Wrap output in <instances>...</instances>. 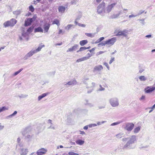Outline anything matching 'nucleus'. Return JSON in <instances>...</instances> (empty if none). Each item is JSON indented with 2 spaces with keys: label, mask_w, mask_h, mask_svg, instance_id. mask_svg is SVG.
Instances as JSON below:
<instances>
[{
  "label": "nucleus",
  "mask_w": 155,
  "mask_h": 155,
  "mask_svg": "<svg viewBox=\"0 0 155 155\" xmlns=\"http://www.w3.org/2000/svg\"><path fill=\"white\" fill-rule=\"evenodd\" d=\"M137 141L136 136L133 135L127 138V141L126 144L122 148L123 149L125 150L127 149H134L135 148V146L133 144Z\"/></svg>",
  "instance_id": "obj_1"
},
{
  "label": "nucleus",
  "mask_w": 155,
  "mask_h": 155,
  "mask_svg": "<svg viewBox=\"0 0 155 155\" xmlns=\"http://www.w3.org/2000/svg\"><path fill=\"white\" fill-rule=\"evenodd\" d=\"M22 134L25 137V139L28 141H31L32 135L31 134L30 128L27 127L24 129L21 132Z\"/></svg>",
  "instance_id": "obj_2"
},
{
  "label": "nucleus",
  "mask_w": 155,
  "mask_h": 155,
  "mask_svg": "<svg viewBox=\"0 0 155 155\" xmlns=\"http://www.w3.org/2000/svg\"><path fill=\"white\" fill-rule=\"evenodd\" d=\"M105 3L104 2L99 5L97 7L98 14L102 15L103 12L105 13Z\"/></svg>",
  "instance_id": "obj_3"
},
{
  "label": "nucleus",
  "mask_w": 155,
  "mask_h": 155,
  "mask_svg": "<svg viewBox=\"0 0 155 155\" xmlns=\"http://www.w3.org/2000/svg\"><path fill=\"white\" fill-rule=\"evenodd\" d=\"M17 22V20L14 18H12L9 21H7L5 22L3 24V26L4 28L7 27H13Z\"/></svg>",
  "instance_id": "obj_4"
},
{
  "label": "nucleus",
  "mask_w": 155,
  "mask_h": 155,
  "mask_svg": "<svg viewBox=\"0 0 155 155\" xmlns=\"http://www.w3.org/2000/svg\"><path fill=\"white\" fill-rule=\"evenodd\" d=\"M109 101L111 105L113 107H117L119 105V100L117 97L111 98L109 99Z\"/></svg>",
  "instance_id": "obj_5"
},
{
  "label": "nucleus",
  "mask_w": 155,
  "mask_h": 155,
  "mask_svg": "<svg viewBox=\"0 0 155 155\" xmlns=\"http://www.w3.org/2000/svg\"><path fill=\"white\" fill-rule=\"evenodd\" d=\"M134 126V124L132 123H126V126L124 128L127 131H130L133 129Z\"/></svg>",
  "instance_id": "obj_6"
},
{
  "label": "nucleus",
  "mask_w": 155,
  "mask_h": 155,
  "mask_svg": "<svg viewBox=\"0 0 155 155\" xmlns=\"http://www.w3.org/2000/svg\"><path fill=\"white\" fill-rule=\"evenodd\" d=\"M116 41V38L113 37L105 41V42L106 45H109V46H110L113 45Z\"/></svg>",
  "instance_id": "obj_7"
},
{
  "label": "nucleus",
  "mask_w": 155,
  "mask_h": 155,
  "mask_svg": "<svg viewBox=\"0 0 155 155\" xmlns=\"http://www.w3.org/2000/svg\"><path fill=\"white\" fill-rule=\"evenodd\" d=\"M117 4V3L116 2L111 4L107 6L105 8V13H110Z\"/></svg>",
  "instance_id": "obj_8"
},
{
  "label": "nucleus",
  "mask_w": 155,
  "mask_h": 155,
  "mask_svg": "<svg viewBox=\"0 0 155 155\" xmlns=\"http://www.w3.org/2000/svg\"><path fill=\"white\" fill-rule=\"evenodd\" d=\"M103 67L102 65H98L95 66L93 69V72H99L103 70Z\"/></svg>",
  "instance_id": "obj_9"
},
{
  "label": "nucleus",
  "mask_w": 155,
  "mask_h": 155,
  "mask_svg": "<svg viewBox=\"0 0 155 155\" xmlns=\"http://www.w3.org/2000/svg\"><path fill=\"white\" fill-rule=\"evenodd\" d=\"M36 53L33 49L28 52L25 56V60L28 59L29 57L32 56L34 54Z\"/></svg>",
  "instance_id": "obj_10"
},
{
  "label": "nucleus",
  "mask_w": 155,
  "mask_h": 155,
  "mask_svg": "<svg viewBox=\"0 0 155 155\" xmlns=\"http://www.w3.org/2000/svg\"><path fill=\"white\" fill-rule=\"evenodd\" d=\"M47 152V150L44 148H41L38 150L37 152V155H43L45 154Z\"/></svg>",
  "instance_id": "obj_11"
},
{
  "label": "nucleus",
  "mask_w": 155,
  "mask_h": 155,
  "mask_svg": "<svg viewBox=\"0 0 155 155\" xmlns=\"http://www.w3.org/2000/svg\"><path fill=\"white\" fill-rule=\"evenodd\" d=\"M155 90V87H147L144 89L145 92L147 93H150L154 91Z\"/></svg>",
  "instance_id": "obj_12"
},
{
  "label": "nucleus",
  "mask_w": 155,
  "mask_h": 155,
  "mask_svg": "<svg viewBox=\"0 0 155 155\" xmlns=\"http://www.w3.org/2000/svg\"><path fill=\"white\" fill-rule=\"evenodd\" d=\"M28 35V33L23 32L22 33L21 36H19V39L21 41H22L24 39L23 38L25 39L27 38Z\"/></svg>",
  "instance_id": "obj_13"
},
{
  "label": "nucleus",
  "mask_w": 155,
  "mask_h": 155,
  "mask_svg": "<svg viewBox=\"0 0 155 155\" xmlns=\"http://www.w3.org/2000/svg\"><path fill=\"white\" fill-rule=\"evenodd\" d=\"M78 47V45L77 44H75L74 46H72L71 48L68 49L67 50V52H72L74 51H75L77 49V48Z\"/></svg>",
  "instance_id": "obj_14"
},
{
  "label": "nucleus",
  "mask_w": 155,
  "mask_h": 155,
  "mask_svg": "<svg viewBox=\"0 0 155 155\" xmlns=\"http://www.w3.org/2000/svg\"><path fill=\"white\" fill-rule=\"evenodd\" d=\"M50 24L47 23H45L43 26V28L44 30V33L48 32L50 27Z\"/></svg>",
  "instance_id": "obj_15"
},
{
  "label": "nucleus",
  "mask_w": 155,
  "mask_h": 155,
  "mask_svg": "<svg viewBox=\"0 0 155 155\" xmlns=\"http://www.w3.org/2000/svg\"><path fill=\"white\" fill-rule=\"evenodd\" d=\"M28 152L27 149L21 148L20 149V154L21 155H26Z\"/></svg>",
  "instance_id": "obj_16"
},
{
  "label": "nucleus",
  "mask_w": 155,
  "mask_h": 155,
  "mask_svg": "<svg viewBox=\"0 0 155 155\" xmlns=\"http://www.w3.org/2000/svg\"><path fill=\"white\" fill-rule=\"evenodd\" d=\"M77 82L76 80L75 79H73L71 80L70 81H69L65 85H69L73 86L77 84Z\"/></svg>",
  "instance_id": "obj_17"
},
{
  "label": "nucleus",
  "mask_w": 155,
  "mask_h": 155,
  "mask_svg": "<svg viewBox=\"0 0 155 155\" xmlns=\"http://www.w3.org/2000/svg\"><path fill=\"white\" fill-rule=\"evenodd\" d=\"M49 94V93L47 92L43 93L41 95L39 96L38 97V101H40L41 99H42L44 97H46L47 95Z\"/></svg>",
  "instance_id": "obj_18"
},
{
  "label": "nucleus",
  "mask_w": 155,
  "mask_h": 155,
  "mask_svg": "<svg viewBox=\"0 0 155 155\" xmlns=\"http://www.w3.org/2000/svg\"><path fill=\"white\" fill-rule=\"evenodd\" d=\"M75 142L77 144L81 146L84 143L85 141L84 140L78 139L76 140Z\"/></svg>",
  "instance_id": "obj_19"
},
{
  "label": "nucleus",
  "mask_w": 155,
  "mask_h": 155,
  "mask_svg": "<svg viewBox=\"0 0 155 155\" xmlns=\"http://www.w3.org/2000/svg\"><path fill=\"white\" fill-rule=\"evenodd\" d=\"M114 33H116L115 35V36H123L122 31L120 29H117L114 32Z\"/></svg>",
  "instance_id": "obj_20"
},
{
  "label": "nucleus",
  "mask_w": 155,
  "mask_h": 155,
  "mask_svg": "<svg viewBox=\"0 0 155 155\" xmlns=\"http://www.w3.org/2000/svg\"><path fill=\"white\" fill-rule=\"evenodd\" d=\"M45 45H41V44H40L38 48L36 49H34L35 53H37V52L40 51L42 48L43 47H45Z\"/></svg>",
  "instance_id": "obj_21"
},
{
  "label": "nucleus",
  "mask_w": 155,
  "mask_h": 155,
  "mask_svg": "<svg viewBox=\"0 0 155 155\" xmlns=\"http://www.w3.org/2000/svg\"><path fill=\"white\" fill-rule=\"evenodd\" d=\"M65 10V8L63 6H61L59 7L58 10L59 12L61 13H64Z\"/></svg>",
  "instance_id": "obj_22"
},
{
  "label": "nucleus",
  "mask_w": 155,
  "mask_h": 155,
  "mask_svg": "<svg viewBox=\"0 0 155 155\" xmlns=\"http://www.w3.org/2000/svg\"><path fill=\"white\" fill-rule=\"evenodd\" d=\"M31 21L29 20V18H28L27 20L25 21V26H27L30 25L32 23Z\"/></svg>",
  "instance_id": "obj_23"
},
{
  "label": "nucleus",
  "mask_w": 155,
  "mask_h": 155,
  "mask_svg": "<svg viewBox=\"0 0 155 155\" xmlns=\"http://www.w3.org/2000/svg\"><path fill=\"white\" fill-rule=\"evenodd\" d=\"M43 32V29L41 27H40L35 28L34 30V32L35 33L37 32Z\"/></svg>",
  "instance_id": "obj_24"
},
{
  "label": "nucleus",
  "mask_w": 155,
  "mask_h": 155,
  "mask_svg": "<svg viewBox=\"0 0 155 155\" xmlns=\"http://www.w3.org/2000/svg\"><path fill=\"white\" fill-rule=\"evenodd\" d=\"M97 34V33L94 32V33H85V35L88 37H90L91 38H93L94 37L95 35Z\"/></svg>",
  "instance_id": "obj_25"
},
{
  "label": "nucleus",
  "mask_w": 155,
  "mask_h": 155,
  "mask_svg": "<svg viewBox=\"0 0 155 155\" xmlns=\"http://www.w3.org/2000/svg\"><path fill=\"white\" fill-rule=\"evenodd\" d=\"M87 40H83L80 42V44L83 46L87 44Z\"/></svg>",
  "instance_id": "obj_26"
},
{
  "label": "nucleus",
  "mask_w": 155,
  "mask_h": 155,
  "mask_svg": "<svg viewBox=\"0 0 155 155\" xmlns=\"http://www.w3.org/2000/svg\"><path fill=\"white\" fill-rule=\"evenodd\" d=\"M128 31H129L126 29H124L122 31V34L123 35V36L125 37H126L128 34Z\"/></svg>",
  "instance_id": "obj_27"
},
{
  "label": "nucleus",
  "mask_w": 155,
  "mask_h": 155,
  "mask_svg": "<svg viewBox=\"0 0 155 155\" xmlns=\"http://www.w3.org/2000/svg\"><path fill=\"white\" fill-rule=\"evenodd\" d=\"M56 24L58 26L60 24H59V20L57 19H54V20L53 22H52V24Z\"/></svg>",
  "instance_id": "obj_28"
},
{
  "label": "nucleus",
  "mask_w": 155,
  "mask_h": 155,
  "mask_svg": "<svg viewBox=\"0 0 155 155\" xmlns=\"http://www.w3.org/2000/svg\"><path fill=\"white\" fill-rule=\"evenodd\" d=\"M119 16L118 13L113 14L111 15L110 18L112 19L116 18H118Z\"/></svg>",
  "instance_id": "obj_29"
},
{
  "label": "nucleus",
  "mask_w": 155,
  "mask_h": 155,
  "mask_svg": "<svg viewBox=\"0 0 155 155\" xmlns=\"http://www.w3.org/2000/svg\"><path fill=\"white\" fill-rule=\"evenodd\" d=\"M17 111H15L13 114L7 116L6 118L7 119L11 118L12 117L14 116L15 115L17 114Z\"/></svg>",
  "instance_id": "obj_30"
},
{
  "label": "nucleus",
  "mask_w": 155,
  "mask_h": 155,
  "mask_svg": "<svg viewBox=\"0 0 155 155\" xmlns=\"http://www.w3.org/2000/svg\"><path fill=\"white\" fill-rule=\"evenodd\" d=\"M8 108L5 106L2 107L0 108V113L4 111L5 110H8Z\"/></svg>",
  "instance_id": "obj_31"
},
{
  "label": "nucleus",
  "mask_w": 155,
  "mask_h": 155,
  "mask_svg": "<svg viewBox=\"0 0 155 155\" xmlns=\"http://www.w3.org/2000/svg\"><path fill=\"white\" fill-rule=\"evenodd\" d=\"M140 130V127H138L135 128L134 130V132L135 133H138Z\"/></svg>",
  "instance_id": "obj_32"
},
{
  "label": "nucleus",
  "mask_w": 155,
  "mask_h": 155,
  "mask_svg": "<svg viewBox=\"0 0 155 155\" xmlns=\"http://www.w3.org/2000/svg\"><path fill=\"white\" fill-rule=\"evenodd\" d=\"M23 69L21 68L18 71L15 72L13 74L12 76L13 77L15 76L18 75L19 73H20L22 70Z\"/></svg>",
  "instance_id": "obj_33"
},
{
  "label": "nucleus",
  "mask_w": 155,
  "mask_h": 155,
  "mask_svg": "<svg viewBox=\"0 0 155 155\" xmlns=\"http://www.w3.org/2000/svg\"><path fill=\"white\" fill-rule=\"evenodd\" d=\"M34 28V26H31L27 30V32L29 33H30L31 32L33 31Z\"/></svg>",
  "instance_id": "obj_34"
},
{
  "label": "nucleus",
  "mask_w": 155,
  "mask_h": 155,
  "mask_svg": "<svg viewBox=\"0 0 155 155\" xmlns=\"http://www.w3.org/2000/svg\"><path fill=\"white\" fill-rule=\"evenodd\" d=\"M139 79L141 81H145L147 80V78L144 76H141L139 77Z\"/></svg>",
  "instance_id": "obj_35"
},
{
  "label": "nucleus",
  "mask_w": 155,
  "mask_h": 155,
  "mask_svg": "<svg viewBox=\"0 0 155 155\" xmlns=\"http://www.w3.org/2000/svg\"><path fill=\"white\" fill-rule=\"evenodd\" d=\"M85 101L86 102V103L85 104V105H88L90 107H92L94 106V105L93 104L88 102V101L87 100H86Z\"/></svg>",
  "instance_id": "obj_36"
},
{
  "label": "nucleus",
  "mask_w": 155,
  "mask_h": 155,
  "mask_svg": "<svg viewBox=\"0 0 155 155\" xmlns=\"http://www.w3.org/2000/svg\"><path fill=\"white\" fill-rule=\"evenodd\" d=\"M124 135V134L123 133H120L117 135H116V137L119 138H120L122 137Z\"/></svg>",
  "instance_id": "obj_37"
},
{
  "label": "nucleus",
  "mask_w": 155,
  "mask_h": 155,
  "mask_svg": "<svg viewBox=\"0 0 155 155\" xmlns=\"http://www.w3.org/2000/svg\"><path fill=\"white\" fill-rule=\"evenodd\" d=\"M86 50V47H81L80 48L79 50H78L77 51V53H78V52H79V51H83L84 50Z\"/></svg>",
  "instance_id": "obj_38"
},
{
  "label": "nucleus",
  "mask_w": 155,
  "mask_h": 155,
  "mask_svg": "<svg viewBox=\"0 0 155 155\" xmlns=\"http://www.w3.org/2000/svg\"><path fill=\"white\" fill-rule=\"evenodd\" d=\"M36 18H37L36 16L35 15L32 18H29V20H30L32 22L33 21H35V20Z\"/></svg>",
  "instance_id": "obj_39"
},
{
  "label": "nucleus",
  "mask_w": 155,
  "mask_h": 155,
  "mask_svg": "<svg viewBox=\"0 0 155 155\" xmlns=\"http://www.w3.org/2000/svg\"><path fill=\"white\" fill-rule=\"evenodd\" d=\"M28 96V95L27 94L24 95V94H21V95L18 96V97L20 98H26V97H27Z\"/></svg>",
  "instance_id": "obj_40"
},
{
  "label": "nucleus",
  "mask_w": 155,
  "mask_h": 155,
  "mask_svg": "<svg viewBox=\"0 0 155 155\" xmlns=\"http://www.w3.org/2000/svg\"><path fill=\"white\" fill-rule=\"evenodd\" d=\"M103 64L107 68L108 70H110V68L107 63L104 62L103 63Z\"/></svg>",
  "instance_id": "obj_41"
},
{
  "label": "nucleus",
  "mask_w": 155,
  "mask_h": 155,
  "mask_svg": "<svg viewBox=\"0 0 155 155\" xmlns=\"http://www.w3.org/2000/svg\"><path fill=\"white\" fill-rule=\"evenodd\" d=\"M68 154L69 155H79V154L73 152H68Z\"/></svg>",
  "instance_id": "obj_42"
},
{
  "label": "nucleus",
  "mask_w": 155,
  "mask_h": 155,
  "mask_svg": "<svg viewBox=\"0 0 155 155\" xmlns=\"http://www.w3.org/2000/svg\"><path fill=\"white\" fill-rule=\"evenodd\" d=\"M100 88L98 89V91H102L105 90V88L102 87L101 85H99Z\"/></svg>",
  "instance_id": "obj_43"
},
{
  "label": "nucleus",
  "mask_w": 155,
  "mask_h": 155,
  "mask_svg": "<svg viewBox=\"0 0 155 155\" xmlns=\"http://www.w3.org/2000/svg\"><path fill=\"white\" fill-rule=\"evenodd\" d=\"M121 122L119 121L117 122H114V123H113L112 124H110V126H113L119 124Z\"/></svg>",
  "instance_id": "obj_44"
},
{
  "label": "nucleus",
  "mask_w": 155,
  "mask_h": 155,
  "mask_svg": "<svg viewBox=\"0 0 155 155\" xmlns=\"http://www.w3.org/2000/svg\"><path fill=\"white\" fill-rule=\"evenodd\" d=\"M97 126V124H90L88 125V126L90 128L96 127Z\"/></svg>",
  "instance_id": "obj_45"
},
{
  "label": "nucleus",
  "mask_w": 155,
  "mask_h": 155,
  "mask_svg": "<svg viewBox=\"0 0 155 155\" xmlns=\"http://www.w3.org/2000/svg\"><path fill=\"white\" fill-rule=\"evenodd\" d=\"M29 9L30 11L31 12H33L34 10V8L33 6L31 5L29 7Z\"/></svg>",
  "instance_id": "obj_46"
},
{
  "label": "nucleus",
  "mask_w": 155,
  "mask_h": 155,
  "mask_svg": "<svg viewBox=\"0 0 155 155\" xmlns=\"http://www.w3.org/2000/svg\"><path fill=\"white\" fill-rule=\"evenodd\" d=\"M106 45V43L105 41H104V42H102L99 44L98 45L99 46L101 45V46H105Z\"/></svg>",
  "instance_id": "obj_47"
},
{
  "label": "nucleus",
  "mask_w": 155,
  "mask_h": 155,
  "mask_svg": "<svg viewBox=\"0 0 155 155\" xmlns=\"http://www.w3.org/2000/svg\"><path fill=\"white\" fill-rule=\"evenodd\" d=\"M106 121H102L101 122H97V125H101V124H104L105 123H106Z\"/></svg>",
  "instance_id": "obj_48"
},
{
  "label": "nucleus",
  "mask_w": 155,
  "mask_h": 155,
  "mask_svg": "<svg viewBox=\"0 0 155 155\" xmlns=\"http://www.w3.org/2000/svg\"><path fill=\"white\" fill-rule=\"evenodd\" d=\"M114 58L112 57L111 58L110 60L109 63L110 64H111L113 61H114Z\"/></svg>",
  "instance_id": "obj_49"
},
{
  "label": "nucleus",
  "mask_w": 155,
  "mask_h": 155,
  "mask_svg": "<svg viewBox=\"0 0 155 155\" xmlns=\"http://www.w3.org/2000/svg\"><path fill=\"white\" fill-rule=\"evenodd\" d=\"M74 25H68L66 28V29H67L68 30H69Z\"/></svg>",
  "instance_id": "obj_50"
},
{
  "label": "nucleus",
  "mask_w": 155,
  "mask_h": 155,
  "mask_svg": "<svg viewBox=\"0 0 155 155\" xmlns=\"http://www.w3.org/2000/svg\"><path fill=\"white\" fill-rule=\"evenodd\" d=\"M139 20L141 21L140 23L142 25H144V19H139Z\"/></svg>",
  "instance_id": "obj_51"
},
{
  "label": "nucleus",
  "mask_w": 155,
  "mask_h": 155,
  "mask_svg": "<svg viewBox=\"0 0 155 155\" xmlns=\"http://www.w3.org/2000/svg\"><path fill=\"white\" fill-rule=\"evenodd\" d=\"M93 55V54H92V53L90 54L89 53H88L87 54V57H88V58L89 59Z\"/></svg>",
  "instance_id": "obj_52"
},
{
  "label": "nucleus",
  "mask_w": 155,
  "mask_h": 155,
  "mask_svg": "<svg viewBox=\"0 0 155 155\" xmlns=\"http://www.w3.org/2000/svg\"><path fill=\"white\" fill-rule=\"evenodd\" d=\"M71 4H76L77 3L76 0H72L71 2Z\"/></svg>",
  "instance_id": "obj_53"
},
{
  "label": "nucleus",
  "mask_w": 155,
  "mask_h": 155,
  "mask_svg": "<svg viewBox=\"0 0 155 155\" xmlns=\"http://www.w3.org/2000/svg\"><path fill=\"white\" fill-rule=\"evenodd\" d=\"M48 128V129L51 128V129H53V130H55V128L54 126H53V124H51V125Z\"/></svg>",
  "instance_id": "obj_54"
},
{
  "label": "nucleus",
  "mask_w": 155,
  "mask_h": 155,
  "mask_svg": "<svg viewBox=\"0 0 155 155\" xmlns=\"http://www.w3.org/2000/svg\"><path fill=\"white\" fill-rule=\"evenodd\" d=\"M137 16V15H134L132 14L131 15H129V18H132L135 17H136Z\"/></svg>",
  "instance_id": "obj_55"
},
{
  "label": "nucleus",
  "mask_w": 155,
  "mask_h": 155,
  "mask_svg": "<svg viewBox=\"0 0 155 155\" xmlns=\"http://www.w3.org/2000/svg\"><path fill=\"white\" fill-rule=\"evenodd\" d=\"M78 25L79 26H81V27H84V28L85 27H86V25H85L81 24L80 23H79V24H78Z\"/></svg>",
  "instance_id": "obj_56"
},
{
  "label": "nucleus",
  "mask_w": 155,
  "mask_h": 155,
  "mask_svg": "<svg viewBox=\"0 0 155 155\" xmlns=\"http://www.w3.org/2000/svg\"><path fill=\"white\" fill-rule=\"evenodd\" d=\"M81 58L82 61L88 59V57H87V56L83 57Z\"/></svg>",
  "instance_id": "obj_57"
},
{
  "label": "nucleus",
  "mask_w": 155,
  "mask_h": 155,
  "mask_svg": "<svg viewBox=\"0 0 155 155\" xmlns=\"http://www.w3.org/2000/svg\"><path fill=\"white\" fill-rule=\"evenodd\" d=\"M81 58L82 61L88 59V57H87V56L83 57Z\"/></svg>",
  "instance_id": "obj_58"
},
{
  "label": "nucleus",
  "mask_w": 155,
  "mask_h": 155,
  "mask_svg": "<svg viewBox=\"0 0 155 155\" xmlns=\"http://www.w3.org/2000/svg\"><path fill=\"white\" fill-rule=\"evenodd\" d=\"M95 49V48H93L91 49L88 50V51H89L91 53H92L94 51Z\"/></svg>",
  "instance_id": "obj_59"
},
{
  "label": "nucleus",
  "mask_w": 155,
  "mask_h": 155,
  "mask_svg": "<svg viewBox=\"0 0 155 155\" xmlns=\"http://www.w3.org/2000/svg\"><path fill=\"white\" fill-rule=\"evenodd\" d=\"M21 139L20 137L18 138L17 139V141L19 144V145H20L19 143H21Z\"/></svg>",
  "instance_id": "obj_60"
},
{
  "label": "nucleus",
  "mask_w": 155,
  "mask_h": 155,
  "mask_svg": "<svg viewBox=\"0 0 155 155\" xmlns=\"http://www.w3.org/2000/svg\"><path fill=\"white\" fill-rule=\"evenodd\" d=\"M104 51H100L99 52L97 53V55H99L101 54H103V53H104Z\"/></svg>",
  "instance_id": "obj_61"
},
{
  "label": "nucleus",
  "mask_w": 155,
  "mask_h": 155,
  "mask_svg": "<svg viewBox=\"0 0 155 155\" xmlns=\"http://www.w3.org/2000/svg\"><path fill=\"white\" fill-rule=\"evenodd\" d=\"M104 39V37H102L100 38L99 39H98V40L99 41L101 42L102 41H103Z\"/></svg>",
  "instance_id": "obj_62"
},
{
  "label": "nucleus",
  "mask_w": 155,
  "mask_h": 155,
  "mask_svg": "<svg viewBox=\"0 0 155 155\" xmlns=\"http://www.w3.org/2000/svg\"><path fill=\"white\" fill-rule=\"evenodd\" d=\"M145 96L142 95L140 98V100H142L145 99Z\"/></svg>",
  "instance_id": "obj_63"
},
{
  "label": "nucleus",
  "mask_w": 155,
  "mask_h": 155,
  "mask_svg": "<svg viewBox=\"0 0 155 155\" xmlns=\"http://www.w3.org/2000/svg\"><path fill=\"white\" fill-rule=\"evenodd\" d=\"M144 70L143 69L141 68L139 70V72L140 73H141L144 71Z\"/></svg>",
  "instance_id": "obj_64"
}]
</instances>
